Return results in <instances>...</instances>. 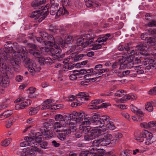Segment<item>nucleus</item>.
I'll return each mask as SVG.
<instances>
[{
  "instance_id": "obj_1",
  "label": "nucleus",
  "mask_w": 156,
  "mask_h": 156,
  "mask_svg": "<svg viewBox=\"0 0 156 156\" xmlns=\"http://www.w3.org/2000/svg\"><path fill=\"white\" fill-rule=\"evenodd\" d=\"M92 122L94 123V125L99 127H102L104 126L105 123L109 122L110 120V117L106 115H103L101 118L97 114H95L93 116Z\"/></svg>"
},
{
  "instance_id": "obj_2",
  "label": "nucleus",
  "mask_w": 156,
  "mask_h": 156,
  "mask_svg": "<svg viewBox=\"0 0 156 156\" xmlns=\"http://www.w3.org/2000/svg\"><path fill=\"white\" fill-rule=\"evenodd\" d=\"M145 60L144 61H142L140 58H136L134 61V65L139 64L142 62V64L144 65H148L146 67L147 69H150L151 68L156 69V62L155 60L150 58H146Z\"/></svg>"
},
{
  "instance_id": "obj_3",
  "label": "nucleus",
  "mask_w": 156,
  "mask_h": 156,
  "mask_svg": "<svg viewBox=\"0 0 156 156\" xmlns=\"http://www.w3.org/2000/svg\"><path fill=\"white\" fill-rule=\"evenodd\" d=\"M23 62L25 66L28 68V70L30 72L34 73L35 72L39 71L40 68L37 67V66L34 62L31 60L28 57H26L24 58Z\"/></svg>"
},
{
  "instance_id": "obj_4",
  "label": "nucleus",
  "mask_w": 156,
  "mask_h": 156,
  "mask_svg": "<svg viewBox=\"0 0 156 156\" xmlns=\"http://www.w3.org/2000/svg\"><path fill=\"white\" fill-rule=\"evenodd\" d=\"M55 49L50 48L49 50V51L51 52L54 60H57L58 61H61L62 58L65 57V54H62V50L61 48H59L58 46H55Z\"/></svg>"
},
{
  "instance_id": "obj_5",
  "label": "nucleus",
  "mask_w": 156,
  "mask_h": 156,
  "mask_svg": "<svg viewBox=\"0 0 156 156\" xmlns=\"http://www.w3.org/2000/svg\"><path fill=\"white\" fill-rule=\"evenodd\" d=\"M7 44H5L4 48L5 49L6 53H12L13 52L15 54L18 48V45L16 43H14L13 44H9L8 42H6Z\"/></svg>"
},
{
  "instance_id": "obj_6",
  "label": "nucleus",
  "mask_w": 156,
  "mask_h": 156,
  "mask_svg": "<svg viewBox=\"0 0 156 156\" xmlns=\"http://www.w3.org/2000/svg\"><path fill=\"white\" fill-rule=\"evenodd\" d=\"M144 138L146 139L145 143L147 145L151 144L156 141V140L153 138V134L152 133L145 130L143 131Z\"/></svg>"
},
{
  "instance_id": "obj_7",
  "label": "nucleus",
  "mask_w": 156,
  "mask_h": 156,
  "mask_svg": "<svg viewBox=\"0 0 156 156\" xmlns=\"http://www.w3.org/2000/svg\"><path fill=\"white\" fill-rule=\"evenodd\" d=\"M27 141H28V143L27 144H29V146H31L32 147H37L36 146L38 143H40L42 141V139L41 138H40L39 140H37L34 138L32 137L31 136L30 137H27L26 139Z\"/></svg>"
},
{
  "instance_id": "obj_8",
  "label": "nucleus",
  "mask_w": 156,
  "mask_h": 156,
  "mask_svg": "<svg viewBox=\"0 0 156 156\" xmlns=\"http://www.w3.org/2000/svg\"><path fill=\"white\" fill-rule=\"evenodd\" d=\"M49 5L47 4L46 6L42 9V11L41 12L40 17L39 20L38 22L40 23L48 15L49 13Z\"/></svg>"
},
{
  "instance_id": "obj_9",
  "label": "nucleus",
  "mask_w": 156,
  "mask_h": 156,
  "mask_svg": "<svg viewBox=\"0 0 156 156\" xmlns=\"http://www.w3.org/2000/svg\"><path fill=\"white\" fill-rule=\"evenodd\" d=\"M9 79L7 74H4L2 76H0V85L4 87H7L9 84Z\"/></svg>"
},
{
  "instance_id": "obj_10",
  "label": "nucleus",
  "mask_w": 156,
  "mask_h": 156,
  "mask_svg": "<svg viewBox=\"0 0 156 156\" xmlns=\"http://www.w3.org/2000/svg\"><path fill=\"white\" fill-rule=\"evenodd\" d=\"M59 133L57 135V137L61 140L64 141L66 140V136L68 135L71 133L70 130L69 129L65 130H62L60 132H59Z\"/></svg>"
},
{
  "instance_id": "obj_11",
  "label": "nucleus",
  "mask_w": 156,
  "mask_h": 156,
  "mask_svg": "<svg viewBox=\"0 0 156 156\" xmlns=\"http://www.w3.org/2000/svg\"><path fill=\"white\" fill-rule=\"evenodd\" d=\"M19 47V46H18ZM17 50H16V52L15 54H14V56H18L20 57V55L23 56V59L27 56H25V55H27V51L25 47H22L20 48V49L19 48V47L17 48Z\"/></svg>"
},
{
  "instance_id": "obj_12",
  "label": "nucleus",
  "mask_w": 156,
  "mask_h": 156,
  "mask_svg": "<svg viewBox=\"0 0 156 156\" xmlns=\"http://www.w3.org/2000/svg\"><path fill=\"white\" fill-rule=\"evenodd\" d=\"M20 57L15 56V59H13L11 62V63L13 66V68H19L20 64V61L21 60L23 61V57L21 55H20Z\"/></svg>"
},
{
  "instance_id": "obj_13",
  "label": "nucleus",
  "mask_w": 156,
  "mask_h": 156,
  "mask_svg": "<svg viewBox=\"0 0 156 156\" xmlns=\"http://www.w3.org/2000/svg\"><path fill=\"white\" fill-rule=\"evenodd\" d=\"M46 0H36L32 2L31 6L35 9H40L43 7V5L45 4Z\"/></svg>"
},
{
  "instance_id": "obj_14",
  "label": "nucleus",
  "mask_w": 156,
  "mask_h": 156,
  "mask_svg": "<svg viewBox=\"0 0 156 156\" xmlns=\"http://www.w3.org/2000/svg\"><path fill=\"white\" fill-rule=\"evenodd\" d=\"M47 39L48 40H45L43 42L44 45H47L50 47L53 46V45H55V39L52 35H49L47 37Z\"/></svg>"
},
{
  "instance_id": "obj_15",
  "label": "nucleus",
  "mask_w": 156,
  "mask_h": 156,
  "mask_svg": "<svg viewBox=\"0 0 156 156\" xmlns=\"http://www.w3.org/2000/svg\"><path fill=\"white\" fill-rule=\"evenodd\" d=\"M102 131H103L98 128L93 129L90 131V136L92 138H95L99 135L103 134V133H101Z\"/></svg>"
},
{
  "instance_id": "obj_16",
  "label": "nucleus",
  "mask_w": 156,
  "mask_h": 156,
  "mask_svg": "<svg viewBox=\"0 0 156 156\" xmlns=\"http://www.w3.org/2000/svg\"><path fill=\"white\" fill-rule=\"evenodd\" d=\"M66 123H63L59 122H55L53 125L54 127V131L56 132H60L62 130L58 129L61 127H65L66 126Z\"/></svg>"
},
{
  "instance_id": "obj_17",
  "label": "nucleus",
  "mask_w": 156,
  "mask_h": 156,
  "mask_svg": "<svg viewBox=\"0 0 156 156\" xmlns=\"http://www.w3.org/2000/svg\"><path fill=\"white\" fill-rule=\"evenodd\" d=\"M78 95L80 96H82V97L78 98L76 100L79 101V100H80L83 101V100H89V97H90L89 94L87 93H86L84 92H80L78 93Z\"/></svg>"
},
{
  "instance_id": "obj_18",
  "label": "nucleus",
  "mask_w": 156,
  "mask_h": 156,
  "mask_svg": "<svg viewBox=\"0 0 156 156\" xmlns=\"http://www.w3.org/2000/svg\"><path fill=\"white\" fill-rule=\"evenodd\" d=\"M40 131L41 134L45 136V138L47 139L51 138L52 136L51 133L50 132V131L48 130H46L44 128L41 129Z\"/></svg>"
},
{
  "instance_id": "obj_19",
  "label": "nucleus",
  "mask_w": 156,
  "mask_h": 156,
  "mask_svg": "<svg viewBox=\"0 0 156 156\" xmlns=\"http://www.w3.org/2000/svg\"><path fill=\"white\" fill-rule=\"evenodd\" d=\"M59 9L58 5L57 4L51 5L50 8V13L51 15H56Z\"/></svg>"
},
{
  "instance_id": "obj_20",
  "label": "nucleus",
  "mask_w": 156,
  "mask_h": 156,
  "mask_svg": "<svg viewBox=\"0 0 156 156\" xmlns=\"http://www.w3.org/2000/svg\"><path fill=\"white\" fill-rule=\"evenodd\" d=\"M144 137L143 132L142 133L138 132L134 133L135 139L138 140L140 142H142L144 141Z\"/></svg>"
},
{
  "instance_id": "obj_21",
  "label": "nucleus",
  "mask_w": 156,
  "mask_h": 156,
  "mask_svg": "<svg viewBox=\"0 0 156 156\" xmlns=\"http://www.w3.org/2000/svg\"><path fill=\"white\" fill-rule=\"evenodd\" d=\"M55 119L57 122L66 123L65 117L60 114H57L55 115Z\"/></svg>"
},
{
  "instance_id": "obj_22",
  "label": "nucleus",
  "mask_w": 156,
  "mask_h": 156,
  "mask_svg": "<svg viewBox=\"0 0 156 156\" xmlns=\"http://www.w3.org/2000/svg\"><path fill=\"white\" fill-rule=\"evenodd\" d=\"M76 122H80L82 121L83 119L85 118V113L82 112H76Z\"/></svg>"
},
{
  "instance_id": "obj_23",
  "label": "nucleus",
  "mask_w": 156,
  "mask_h": 156,
  "mask_svg": "<svg viewBox=\"0 0 156 156\" xmlns=\"http://www.w3.org/2000/svg\"><path fill=\"white\" fill-rule=\"evenodd\" d=\"M147 44L150 46L153 47L156 43V38L149 37L147 38Z\"/></svg>"
},
{
  "instance_id": "obj_24",
  "label": "nucleus",
  "mask_w": 156,
  "mask_h": 156,
  "mask_svg": "<svg viewBox=\"0 0 156 156\" xmlns=\"http://www.w3.org/2000/svg\"><path fill=\"white\" fill-rule=\"evenodd\" d=\"M44 7H43L40 8V9H41V10L35 11L32 12L31 14L30 17L32 18H35V19L39 18V16H41V12L42 11V9Z\"/></svg>"
},
{
  "instance_id": "obj_25",
  "label": "nucleus",
  "mask_w": 156,
  "mask_h": 156,
  "mask_svg": "<svg viewBox=\"0 0 156 156\" xmlns=\"http://www.w3.org/2000/svg\"><path fill=\"white\" fill-rule=\"evenodd\" d=\"M12 114V112L11 110H7L5 111L3 113L0 115V119H5L10 116Z\"/></svg>"
},
{
  "instance_id": "obj_26",
  "label": "nucleus",
  "mask_w": 156,
  "mask_h": 156,
  "mask_svg": "<svg viewBox=\"0 0 156 156\" xmlns=\"http://www.w3.org/2000/svg\"><path fill=\"white\" fill-rule=\"evenodd\" d=\"M84 119V121L82 122V125L84 126H88L91 123H94V122H92V120H93V116L92 118L88 117L87 118H85Z\"/></svg>"
},
{
  "instance_id": "obj_27",
  "label": "nucleus",
  "mask_w": 156,
  "mask_h": 156,
  "mask_svg": "<svg viewBox=\"0 0 156 156\" xmlns=\"http://www.w3.org/2000/svg\"><path fill=\"white\" fill-rule=\"evenodd\" d=\"M13 58L12 53H6L3 57V59L11 62L13 59Z\"/></svg>"
},
{
  "instance_id": "obj_28",
  "label": "nucleus",
  "mask_w": 156,
  "mask_h": 156,
  "mask_svg": "<svg viewBox=\"0 0 156 156\" xmlns=\"http://www.w3.org/2000/svg\"><path fill=\"white\" fill-rule=\"evenodd\" d=\"M30 53L32 54L35 57L37 58L41 56L40 51L38 50L34 51L31 50L30 51Z\"/></svg>"
},
{
  "instance_id": "obj_29",
  "label": "nucleus",
  "mask_w": 156,
  "mask_h": 156,
  "mask_svg": "<svg viewBox=\"0 0 156 156\" xmlns=\"http://www.w3.org/2000/svg\"><path fill=\"white\" fill-rule=\"evenodd\" d=\"M103 134L104 136L103 138L108 143L110 144L111 142V140L112 138V135L107 133H104Z\"/></svg>"
},
{
  "instance_id": "obj_30",
  "label": "nucleus",
  "mask_w": 156,
  "mask_h": 156,
  "mask_svg": "<svg viewBox=\"0 0 156 156\" xmlns=\"http://www.w3.org/2000/svg\"><path fill=\"white\" fill-rule=\"evenodd\" d=\"M65 40H64L65 48H67L68 44L71 43V41L72 39L71 36H68L65 37Z\"/></svg>"
},
{
  "instance_id": "obj_31",
  "label": "nucleus",
  "mask_w": 156,
  "mask_h": 156,
  "mask_svg": "<svg viewBox=\"0 0 156 156\" xmlns=\"http://www.w3.org/2000/svg\"><path fill=\"white\" fill-rule=\"evenodd\" d=\"M38 111V109L37 107H31L30 108L29 114L30 115H34Z\"/></svg>"
},
{
  "instance_id": "obj_32",
  "label": "nucleus",
  "mask_w": 156,
  "mask_h": 156,
  "mask_svg": "<svg viewBox=\"0 0 156 156\" xmlns=\"http://www.w3.org/2000/svg\"><path fill=\"white\" fill-rule=\"evenodd\" d=\"M145 109L149 112H152L153 110V106L150 102H148L145 105Z\"/></svg>"
},
{
  "instance_id": "obj_33",
  "label": "nucleus",
  "mask_w": 156,
  "mask_h": 156,
  "mask_svg": "<svg viewBox=\"0 0 156 156\" xmlns=\"http://www.w3.org/2000/svg\"><path fill=\"white\" fill-rule=\"evenodd\" d=\"M54 105H53V106ZM52 106L51 105H48L47 104L43 102L42 104V107L41 108L42 110H45L47 109H52L53 108H52Z\"/></svg>"
},
{
  "instance_id": "obj_34",
  "label": "nucleus",
  "mask_w": 156,
  "mask_h": 156,
  "mask_svg": "<svg viewBox=\"0 0 156 156\" xmlns=\"http://www.w3.org/2000/svg\"><path fill=\"white\" fill-rule=\"evenodd\" d=\"M136 50L143 51L144 49V47L141 42H139L135 47Z\"/></svg>"
},
{
  "instance_id": "obj_35",
  "label": "nucleus",
  "mask_w": 156,
  "mask_h": 156,
  "mask_svg": "<svg viewBox=\"0 0 156 156\" xmlns=\"http://www.w3.org/2000/svg\"><path fill=\"white\" fill-rule=\"evenodd\" d=\"M106 127L108 128L110 130H113L115 129L113 123L112 122L109 121V122L106 124Z\"/></svg>"
},
{
  "instance_id": "obj_36",
  "label": "nucleus",
  "mask_w": 156,
  "mask_h": 156,
  "mask_svg": "<svg viewBox=\"0 0 156 156\" xmlns=\"http://www.w3.org/2000/svg\"><path fill=\"white\" fill-rule=\"evenodd\" d=\"M95 152L96 156H103L105 154V150L102 149H98Z\"/></svg>"
},
{
  "instance_id": "obj_37",
  "label": "nucleus",
  "mask_w": 156,
  "mask_h": 156,
  "mask_svg": "<svg viewBox=\"0 0 156 156\" xmlns=\"http://www.w3.org/2000/svg\"><path fill=\"white\" fill-rule=\"evenodd\" d=\"M57 41L58 44L61 45L62 47L63 48H65L64 40L63 41L62 38L58 37L57 39Z\"/></svg>"
},
{
  "instance_id": "obj_38",
  "label": "nucleus",
  "mask_w": 156,
  "mask_h": 156,
  "mask_svg": "<svg viewBox=\"0 0 156 156\" xmlns=\"http://www.w3.org/2000/svg\"><path fill=\"white\" fill-rule=\"evenodd\" d=\"M146 126H147V129H150L153 127L156 126V122H150L148 123H147Z\"/></svg>"
},
{
  "instance_id": "obj_39",
  "label": "nucleus",
  "mask_w": 156,
  "mask_h": 156,
  "mask_svg": "<svg viewBox=\"0 0 156 156\" xmlns=\"http://www.w3.org/2000/svg\"><path fill=\"white\" fill-rule=\"evenodd\" d=\"M100 140V139H95L93 142V145L96 147H98L99 145H101Z\"/></svg>"
},
{
  "instance_id": "obj_40",
  "label": "nucleus",
  "mask_w": 156,
  "mask_h": 156,
  "mask_svg": "<svg viewBox=\"0 0 156 156\" xmlns=\"http://www.w3.org/2000/svg\"><path fill=\"white\" fill-rule=\"evenodd\" d=\"M118 65L119 64L117 62H115L112 65V72L115 73H117V68Z\"/></svg>"
},
{
  "instance_id": "obj_41",
  "label": "nucleus",
  "mask_w": 156,
  "mask_h": 156,
  "mask_svg": "<svg viewBox=\"0 0 156 156\" xmlns=\"http://www.w3.org/2000/svg\"><path fill=\"white\" fill-rule=\"evenodd\" d=\"M107 40V38L105 37H101L98 38L97 40V42L98 43H101V42H104L103 43V44H106V41Z\"/></svg>"
},
{
  "instance_id": "obj_42",
  "label": "nucleus",
  "mask_w": 156,
  "mask_h": 156,
  "mask_svg": "<svg viewBox=\"0 0 156 156\" xmlns=\"http://www.w3.org/2000/svg\"><path fill=\"white\" fill-rule=\"evenodd\" d=\"M45 58L43 57L40 56L37 58V60L40 65L43 66L44 65Z\"/></svg>"
},
{
  "instance_id": "obj_43",
  "label": "nucleus",
  "mask_w": 156,
  "mask_h": 156,
  "mask_svg": "<svg viewBox=\"0 0 156 156\" xmlns=\"http://www.w3.org/2000/svg\"><path fill=\"white\" fill-rule=\"evenodd\" d=\"M53 63L52 60L49 57L45 58L44 64L47 65H51Z\"/></svg>"
},
{
  "instance_id": "obj_44",
  "label": "nucleus",
  "mask_w": 156,
  "mask_h": 156,
  "mask_svg": "<svg viewBox=\"0 0 156 156\" xmlns=\"http://www.w3.org/2000/svg\"><path fill=\"white\" fill-rule=\"evenodd\" d=\"M34 147L27 148L25 150V152L26 154H32L34 151Z\"/></svg>"
},
{
  "instance_id": "obj_45",
  "label": "nucleus",
  "mask_w": 156,
  "mask_h": 156,
  "mask_svg": "<svg viewBox=\"0 0 156 156\" xmlns=\"http://www.w3.org/2000/svg\"><path fill=\"white\" fill-rule=\"evenodd\" d=\"M91 153L89 151H82L79 154L80 156H87L88 154H91Z\"/></svg>"
},
{
  "instance_id": "obj_46",
  "label": "nucleus",
  "mask_w": 156,
  "mask_h": 156,
  "mask_svg": "<svg viewBox=\"0 0 156 156\" xmlns=\"http://www.w3.org/2000/svg\"><path fill=\"white\" fill-rule=\"evenodd\" d=\"M100 139L101 141V146H106L110 144L104 138H102Z\"/></svg>"
},
{
  "instance_id": "obj_47",
  "label": "nucleus",
  "mask_w": 156,
  "mask_h": 156,
  "mask_svg": "<svg viewBox=\"0 0 156 156\" xmlns=\"http://www.w3.org/2000/svg\"><path fill=\"white\" fill-rule=\"evenodd\" d=\"M76 72H77L78 73H76V75H78L79 74H86L87 73V71L85 69H82L80 70V71H78L77 70H75L73 71V73H75Z\"/></svg>"
},
{
  "instance_id": "obj_48",
  "label": "nucleus",
  "mask_w": 156,
  "mask_h": 156,
  "mask_svg": "<svg viewBox=\"0 0 156 156\" xmlns=\"http://www.w3.org/2000/svg\"><path fill=\"white\" fill-rule=\"evenodd\" d=\"M57 30V28L56 26H54L52 24L50 25L49 30L51 32L53 33H55L56 32Z\"/></svg>"
},
{
  "instance_id": "obj_49",
  "label": "nucleus",
  "mask_w": 156,
  "mask_h": 156,
  "mask_svg": "<svg viewBox=\"0 0 156 156\" xmlns=\"http://www.w3.org/2000/svg\"><path fill=\"white\" fill-rule=\"evenodd\" d=\"M39 144L40 147L44 149H46L48 148V147H47L48 144V143L47 142L44 141L42 142L41 141V142Z\"/></svg>"
},
{
  "instance_id": "obj_50",
  "label": "nucleus",
  "mask_w": 156,
  "mask_h": 156,
  "mask_svg": "<svg viewBox=\"0 0 156 156\" xmlns=\"http://www.w3.org/2000/svg\"><path fill=\"white\" fill-rule=\"evenodd\" d=\"M69 117L70 118V120H73L76 122V112H75L74 113L70 114Z\"/></svg>"
},
{
  "instance_id": "obj_51",
  "label": "nucleus",
  "mask_w": 156,
  "mask_h": 156,
  "mask_svg": "<svg viewBox=\"0 0 156 156\" xmlns=\"http://www.w3.org/2000/svg\"><path fill=\"white\" fill-rule=\"evenodd\" d=\"M61 3L63 6H67L69 5V0H61Z\"/></svg>"
},
{
  "instance_id": "obj_52",
  "label": "nucleus",
  "mask_w": 156,
  "mask_h": 156,
  "mask_svg": "<svg viewBox=\"0 0 156 156\" xmlns=\"http://www.w3.org/2000/svg\"><path fill=\"white\" fill-rule=\"evenodd\" d=\"M83 128L82 131L86 134L88 133L90 131L89 126H83Z\"/></svg>"
},
{
  "instance_id": "obj_53",
  "label": "nucleus",
  "mask_w": 156,
  "mask_h": 156,
  "mask_svg": "<svg viewBox=\"0 0 156 156\" xmlns=\"http://www.w3.org/2000/svg\"><path fill=\"white\" fill-rule=\"evenodd\" d=\"M51 123L50 122H45L44 123V128L45 129V128H46L45 129L46 130H49L51 128Z\"/></svg>"
},
{
  "instance_id": "obj_54",
  "label": "nucleus",
  "mask_w": 156,
  "mask_h": 156,
  "mask_svg": "<svg viewBox=\"0 0 156 156\" xmlns=\"http://www.w3.org/2000/svg\"><path fill=\"white\" fill-rule=\"evenodd\" d=\"M84 55L83 54H81L78 55H76L75 59H73V60L74 62L77 61L83 57Z\"/></svg>"
},
{
  "instance_id": "obj_55",
  "label": "nucleus",
  "mask_w": 156,
  "mask_h": 156,
  "mask_svg": "<svg viewBox=\"0 0 156 156\" xmlns=\"http://www.w3.org/2000/svg\"><path fill=\"white\" fill-rule=\"evenodd\" d=\"M10 144V142L9 140L7 139H5L1 143V145L4 147H6L8 146Z\"/></svg>"
},
{
  "instance_id": "obj_56",
  "label": "nucleus",
  "mask_w": 156,
  "mask_h": 156,
  "mask_svg": "<svg viewBox=\"0 0 156 156\" xmlns=\"http://www.w3.org/2000/svg\"><path fill=\"white\" fill-rule=\"evenodd\" d=\"M84 39L82 37L78 38L76 41V44L77 46H80L83 42Z\"/></svg>"
},
{
  "instance_id": "obj_57",
  "label": "nucleus",
  "mask_w": 156,
  "mask_h": 156,
  "mask_svg": "<svg viewBox=\"0 0 156 156\" xmlns=\"http://www.w3.org/2000/svg\"><path fill=\"white\" fill-rule=\"evenodd\" d=\"M39 35L43 39L46 38H47L48 35V34L43 31L40 32Z\"/></svg>"
},
{
  "instance_id": "obj_58",
  "label": "nucleus",
  "mask_w": 156,
  "mask_h": 156,
  "mask_svg": "<svg viewBox=\"0 0 156 156\" xmlns=\"http://www.w3.org/2000/svg\"><path fill=\"white\" fill-rule=\"evenodd\" d=\"M27 137H25L24 138V140H25V141L21 143L20 144V146L21 147H24L29 146V144H27L28 143V141H27V140H26Z\"/></svg>"
},
{
  "instance_id": "obj_59",
  "label": "nucleus",
  "mask_w": 156,
  "mask_h": 156,
  "mask_svg": "<svg viewBox=\"0 0 156 156\" xmlns=\"http://www.w3.org/2000/svg\"><path fill=\"white\" fill-rule=\"evenodd\" d=\"M63 9L62 8L60 9L59 8L58 10L57 11V12L56 14V16H60L62 14H63Z\"/></svg>"
},
{
  "instance_id": "obj_60",
  "label": "nucleus",
  "mask_w": 156,
  "mask_h": 156,
  "mask_svg": "<svg viewBox=\"0 0 156 156\" xmlns=\"http://www.w3.org/2000/svg\"><path fill=\"white\" fill-rule=\"evenodd\" d=\"M134 56L133 55H129V56L126 58V62H134L133 58Z\"/></svg>"
},
{
  "instance_id": "obj_61",
  "label": "nucleus",
  "mask_w": 156,
  "mask_h": 156,
  "mask_svg": "<svg viewBox=\"0 0 156 156\" xmlns=\"http://www.w3.org/2000/svg\"><path fill=\"white\" fill-rule=\"evenodd\" d=\"M148 25L150 27L156 26V21L152 20L148 23Z\"/></svg>"
},
{
  "instance_id": "obj_62",
  "label": "nucleus",
  "mask_w": 156,
  "mask_h": 156,
  "mask_svg": "<svg viewBox=\"0 0 156 156\" xmlns=\"http://www.w3.org/2000/svg\"><path fill=\"white\" fill-rule=\"evenodd\" d=\"M126 65L127 68L130 69L134 66V62H126Z\"/></svg>"
},
{
  "instance_id": "obj_63",
  "label": "nucleus",
  "mask_w": 156,
  "mask_h": 156,
  "mask_svg": "<svg viewBox=\"0 0 156 156\" xmlns=\"http://www.w3.org/2000/svg\"><path fill=\"white\" fill-rule=\"evenodd\" d=\"M149 94L151 95H153L156 94V87H154L152 89L149 91Z\"/></svg>"
},
{
  "instance_id": "obj_64",
  "label": "nucleus",
  "mask_w": 156,
  "mask_h": 156,
  "mask_svg": "<svg viewBox=\"0 0 156 156\" xmlns=\"http://www.w3.org/2000/svg\"><path fill=\"white\" fill-rule=\"evenodd\" d=\"M129 154L126 150L122 151L121 152L120 155L121 156H129Z\"/></svg>"
}]
</instances>
